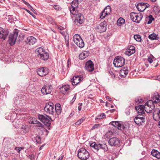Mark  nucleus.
Instances as JSON below:
<instances>
[{
    "instance_id": "1",
    "label": "nucleus",
    "mask_w": 160,
    "mask_h": 160,
    "mask_svg": "<svg viewBox=\"0 0 160 160\" xmlns=\"http://www.w3.org/2000/svg\"><path fill=\"white\" fill-rule=\"evenodd\" d=\"M71 6L70 10L72 14L75 16V22L80 24H82L84 22V18L83 15L77 11L76 7L78 6V3L76 1H73L71 3Z\"/></svg>"
},
{
    "instance_id": "2",
    "label": "nucleus",
    "mask_w": 160,
    "mask_h": 160,
    "mask_svg": "<svg viewBox=\"0 0 160 160\" xmlns=\"http://www.w3.org/2000/svg\"><path fill=\"white\" fill-rule=\"evenodd\" d=\"M35 52L37 53L38 57L42 60L46 61L49 58V54L42 48H37L35 50Z\"/></svg>"
},
{
    "instance_id": "3",
    "label": "nucleus",
    "mask_w": 160,
    "mask_h": 160,
    "mask_svg": "<svg viewBox=\"0 0 160 160\" xmlns=\"http://www.w3.org/2000/svg\"><path fill=\"white\" fill-rule=\"evenodd\" d=\"M77 156L80 159L86 160L89 157L90 154L86 149L84 148H81L78 149Z\"/></svg>"
},
{
    "instance_id": "4",
    "label": "nucleus",
    "mask_w": 160,
    "mask_h": 160,
    "mask_svg": "<svg viewBox=\"0 0 160 160\" xmlns=\"http://www.w3.org/2000/svg\"><path fill=\"white\" fill-rule=\"evenodd\" d=\"M44 110L47 113L50 115H53L55 113L54 104L51 102L47 103L46 104Z\"/></svg>"
},
{
    "instance_id": "5",
    "label": "nucleus",
    "mask_w": 160,
    "mask_h": 160,
    "mask_svg": "<svg viewBox=\"0 0 160 160\" xmlns=\"http://www.w3.org/2000/svg\"><path fill=\"white\" fill-rule=\"evenodd\" d=\"M38 118L40 121L43 122L45 125L48 126H50L52 119L47 115L46 114L39 115Z\"/></svg>"
},
{
    "instance_id": "6",
    "label": "nucleus",
    "mask_w": 160,
    "mask_h": 160,
    "mask_svg": "<svg viewBox=\"0 0 160 160\" xmlns=\"http://www.w3.org/2000/svg\"><path fill=\"white\" fill-rule=\"evenodd\" d=\"M19 31L15 29L13 33L11 34L9 36L8 42L9 44L12 46L14 45L18 37Z\"/></svg>"
},
{
    "instance_id": "7",
    "label": "nucleus",
    "mask_w": 160,
    "mask_h": 160,
    "mask_svg": "<svg viewBox=\"0 0 160 160\" xmlns=\"http://www.w3.org/2000/svg\"><path fill=\"white\" fill-rule=\"evenodd\" d=\"M73 41L74 43L80 48H82L84 46L83 40L81 37L78 34H76L73 36Z\"/></svg>"
},
{
    "instance_id": "8",
    "label": "nucleus",
    "mask_w": 160,
    "mask_h": 160,
    "mask_svg": "<svg viewBox=\"0 0 160 160\" xmlns=\"http://www.w3.org/2000/svg\"><path fill=\"white\" fill-rule=\"evenodd\" d=\"M130 18L134 22L139 23L142 20L143 17L140 13H136L132 12L130 14Z\"/></svg>"
},
{
    "instance_id": "9",
    "label": "nucleus",
    "mask_w": 160,
    "mask_h": 160,
    "mask_svg": "<svg viewBox=\"0 0 160 160\" xmlns=\"http://www.w3.org/2000/svg\"><path fill=\"white\" fill-rule=\"evenodd\" d=\"M125 59L121 57H117L115 58L113 61V64L116 67H121L125 64Z\"/></svg>"
},
{
    "instance_id": "10",
    "label": "nucleus",
    "mask_w": 160,
    "mask_h": 160,
    "mask_svg": "<svg viewBox=\"0 0 160 160\" xmlns=\"http://www.w3.org/2000/svg\"><path fill=\"white\" fill-rule=\"evenodd\" d=\"M90 146L93 147L97 151H98L99 148L103 149L105 151H107L108 150L107 146L105 144H96L95 142H93L91 143Z\"/></svg>"
},
{
    "instance_id": "11",
    "label": "nucleus",
    "mask_w": 160,
    "mask_h": 160,
    "mask_svg": "<svg viewBox=\"0 0 160 160\" xmlns=\"http://www.w3.org/2000/svg\"><path fill=\"white\" fill-rule=\"evenodd\" d=\"M144 107L145 111L148 113H151L152 110L155 109V106L151 101H148L147 102Z\"/></svg>"
},
{
    "instance_id": "12",
    "label": "nucleus",
    "mask_w": 160,
    "mask_h": 160,
    "mask_svg": "<svg viewBox=\"0 0 160 160\" xmlns=\"http://www.w3.org/2000/svg\"><path fill=\"white\" fill-rule=\"evenodd\" d=\"M107 22L105 21L103 22L95 27L97 31L99 33H102L106 31V30Z\"/></svg>"
},
{
    "instance_id": "13",
    "label": "nucleus",
    "mask_w": 160,
    "mask_h": 160,
    "mask_svg": "<svg viewBox=\"0 0 160 160\" xmlns=\"http://www.w3.org/2000/svg\"><path fill=\"white\" fill-rule=\"evenodd\" d=\"M145 117L138 114L134 119L135 122L138 125H140L145 122Z\"/></svg>"
},
{
    "instance_id": "14",
    "label": "nucleus",
    "mask_w": 160,
    "mask_h": 160,
    "mask_svg": "<svg viewBox=\"0 0 160 160\" xmlns=\"http://www.w3.org/2000/svg\"><path fill=\"white\" fill-rule=\"evenodd\" d=\"M109 125H111L121 130H124L125 128V127L122 125V122L120 121H112L110 123Z\"/></svg>"
},
{
    "instance_id": "15",
    "label": "nucleus",
    "mask_w": 160,
    "mask_h": 160,
    "mask_svg": "<svg viewBox=\"0 0 160 160\" xmlns=\"http://www.w3.org/2000/svg\"><path fill=\"white\" fill-rule=\"evenodd\" d=\"M52 87L49 85H44L42 88L41 92L44 95L50 94L52 91Z\"/></svg>"
},
{
    "instance_id": "16",
    "label": "nucleus",
    "mask_w": 160,
    "mask_h": 160,
    "mask_svg": "<svg viewBox=\"0 0 160 160\" xmlns=\"http://www.w3.org/2000/svg\"><path fill=\"white\" fill-rule=\"evenodd\" d=\"M38 74L41 77L47 75L49 72V70L47 68H41L37 70Z\"/></svg>"
},
{
    "instance_id": "17",
    "label": "nucleus",
    "mask_w": 160,
    "mask_h": 160,
    "mask_svg": "<svg viewBox=\"0 0 160 160\" xmlns=\"http://www.w3.org/2000/svg\"><path fill=\"white\" fill-rule=\"evenodd\" d=\"M149 6L150 5L148 3L142 2L138 4L136 6V8L139 11L142 12L144 11L147 8L149 7Z\"/></svg>"
},
{
    "instance_id": "18",
    "label": "nucleus",
    "mask_w": 160,
    "mask_h": 160,
    "mask_svg": "<svg viewBox=\"0 0 160 160\" xmlns=\"http://www.w3.org/2000/svg\"><path fill=\"white\" fill-rule=\"evenodd\" d=\"M85 68L89 72H92L94 70V64L91 60H89L86 63Z\"/></svg>"
},
{
    "instance_id": "19",
    "label": "nucleus",
    "mask_w": 160,
    "mask_h": 160,
    "mask_svg": "<svg viewBox=\"0 0 160 160\" xmlns=\"http://www.w3.org/2000/svg\"><path fill=\"white\" fill-rule=\"evenodd\" d=\"M160 98V94L158 92H156L153 94L151 100H149L152 102V103L153 104L154 103H157L159 102V99Z\"/></svg>"
},
{
    "instance_id": "20",
    "label": "nucleus",
    "mask_w": 160,
    "mask_h": 160,
    "mask_svg": "<svg viewBox=\"0 0 160 160\" xmlns=\"http://www.w3.org/2000/svg\"><path fill=\"white\" fill-rule=\"evenodd\" d=\"M109 144L112 146H118L120 143L119 139L117 138H110L108 141Z\"/></svg>"
},
{
    "instance_id": "21",
    "label": "nucleus",
    "mask_w": 160,
    "mask_h": 160,
    "mask_svg": "<svg viewBox=\"0 0 160 160\" xmlns=\"http://www.w3.org/2000/svg\"><path fill=\"white\" fill-rule=\"evenodd\" d=\"M37 42L36 38L33 36L28 37L25 40L26 43L28 45H32Z\"/></svg>"
},
{
    "instance_id": "22",
    "label": "nucleus",
    "mask_w": 160,
    "mask_h": 160,
    "mask_svg": "<svg viewBox=\"0 0 160 160\" xmlns=\"http://www.w3.org/2000/svg\"><path fill=\"white\" fill-rule=\"evenodd\" d=\"M153 119L157 121L160 119V109L156 108L154 109L153 113Z\"/></svg>"
},
{
    "instance_id": "23",
    "label": "nucleus",
    "mask_w": 160,
    "mask_h": 160,
    "mask_svg": "<svg viewBox=\"0 0 160 160\" xmlns=\"http://www.w3.org/2000/svg\"><path fill=\"white\" fill-rule=\"evenodd\" d=\"M82 80V78L79 76H75L71 79V82L72 85H76L78 84L79 82Z\"/></svg>"
},
{
    "instance_id": "24",
    "label": "nucleus",
    "mask_w": 160,
    "mask_h": 160,
    "mask_svg": "<svg viewBox=\"0 0 160 160\" xmlns=\"http://www.w3.org/2000/svg\"><path fill=\"white\" fill-rule=\"evenodd\" d=\"M136 110L137 111L138 114H140L141 116H143V114L145 113V110L144 105H141L135 107Z\"/></svg>"
},
{
    "instance_id": "25",
    "label": "nucleus",
    "mask_w": 160,
    "mask_h": 160,
    "mask_svg": "<svg viewBox=\"0 0 160 160\" xmlns=\"http://www.w3.org/2000/svg\"><path fill=\"white\" fill-rule=\"evenodd\" d=\"M135 50L134 46H130L128 48L125 52V54L126 55L130 56L135 52Z\"/></svg>"
},
{
    "instance_id": "26",
    "label": "nucleus",
    "mask_w": 160,
    "mask_h": 160,
    "mask_svg": "<svg viewBox=\"0 0 160 160\" xmlns=\"http://www.w3.org/2000/svg\"><path fill=\"white\" fill-rule=\"evenodd\" d=\"M8 34V32L3 28H0V39L5 40Z\"/></svg>"
},
{
    "instance_id": "27",
    "label": "nucleus",
    "mask_w": 160,
    "mask_h": 160,
    "mask_svg": "<svg viewBox=\"0 0 160 160\" xmlns=\"http://www.w3.org/2000/svg\"><path fill=\"white\" fill-rule=\"evenodd\" d=\"M69 86L68 85L63 86L60 88V91L63 94H65L69 90Z\"/></svg>"
},
{
    "instance_id": "28",
    "label": "nucleus",
    "mask_w": 160,
    "mask_h": 160,
    "mask_svg": "<svg viewBox=\"0 0 160 160\" xmlns=\"http://www.w3.org/2000/svg\"><path fill=\"white\" fill-rule=\"evenodd\" d=\"M89 54V52L87 51H85L82 52L79 55V58L80 59L82 60L87 57Z\"/></svg>"
},
{
    "instance_id": "29",
    "label": "nucleus",
    "mask_w": 160,
    "mask_h": 160,
    "mask_svg": "<svg viewBox=\"0 0 160 160\" xmlns=\"http://www.w3.org/2000/svg\"><path fill=\"white\" fill-rule=\"evenodd\" d=\"M55 112L58 115L60 114L61 112L62 109L61 105L58 103H56L55 105Z\"/></svg>"
},
{
    "instance_id": "30",
    "label": "nucleus",
    "mask_w": 160,
    "mask_h": 160,
    "mask_svg": "<svg viewBox=\"0 0 160 160\" xmlns=\"http://www.w3.org/2000/svg\"><path fill=\"white\" fill-rule=\"evenodd\" d=\"M152 155L158 159H160V152L157 150L153 149L151 152Z\"/></svg>"
},
{
    "instance_id": "31",
    "label": "nucleus",
    "mask_w": 160,
    "mask_h": 160,
    "mask_svg": "<svg viewBox=\"0 0 160 160\" xmlns=\"http://www.w3.org/2000/svg\"><path fill=\"white\" fill-rule=\"evenodd\" d=\"M36 127H39L40 128H39V129H40L43 132L45 131L47 132H48L47 130L46 129H45L44 128L43 125L39 121L36 124Z\"/></svg>"
},
{
    "instance_id": "32",
    "label": "nucleus",
    "mask_w": 160,
    "mask_h": 160,
    "mask_svg": "<svg viewBox=\"0 0 160 160\" xmlns=\"http://www.w3.org/2000/svg\"><path fill=\"white\" fill-rule=\"evenodd\" d=\"M128 73V69L127 68L122 69L120 71V74L123 77L126 76Z\"/></svg>"
},
{
    "instance_id": "33",
    "label": "nucleus",
    "mask_w": 160,
    "mask_h": 160,
    "mask_svg": "<svg viewBox=\"0 0 160 160\" xmlns=\"http://www.w3.org/2000/svg\"><path fill=\"white\" fill-rule=\"evenodd\" d=\"M125 20L122 18H120L117 22V25L118 26H121L124 24Z\"/></svg>"
},
{
    "instance_id": "34",
    "label": "nucleus",
    "mask_w": 160,
    "mask_h": 160,
    "mask_svg": "<svg viewBox=\"0 0 160 160\" xmlns=\"http://www.w3.org/2000/svg\"><path fill=\"white\" fill-rule=\"evenodd\" d=\"M148 38L151 40H157L158 38V35L155 33H153L150 35L148 36Z\"/></svg>"
},
{
    "instance_id": "35",
    "label": "nucleus",
    "mask_w": 160,
    "mask_h": 160,
    "mask_svg": "<svg viewBox=\"0 0 160 160\" xmlns=\"http://www.w3.org/2000/svg\"><path fill=\"white\" fill-rule=\"evenodd\" d=\"M21 129L23 133L27 132L28 131V128L27 126L26 125H23L21 127Z\"/></svg>"
},
{
    "instance_id": "36",
    "label": "nucleus",
    "mask_w": 160,
    "mask_h": 160,
    "mask_svg": "<svg viewBox=\"0 0 160 160\" xmlns=\"http://www.w3.org/2000/svg\"><path fill=\"white\" fill-rule=\"evenodd\" d=\"M24 38V36L21 33H20L19 34V35H18V37L17 38V40L18 42H20L22 41Z\"/></svg>"
},
{
    "instance_id": "37",
    "label": "nucleus",
    "mask_w": 160,
    "mask_h": 160,
    "mask_svg": "<svg viewBox=\"0 0 160 160\" xmlns=\"http://www.w3.org/2000/svg\"><path fill=\"white\" fill-rule=\"evenodd\" d=\"M106 12V13L109 14L111 12V8L109 6H108L104 9Z\"/></svg>"
},
{
    "instance_id": "38",
    "label": "nucleus",
    "mask_w": 160,
    "mask_h": 160,
    "mask_svg": "<svg viewBox=\"0 0 160 160\" xmlns=\"http://www.w3.org/2000/svg\"><path fill=\"white\" fill-rule=\"evenodd\" d=\"M114 132L112 130L108 131L106 134V136L107 138H108L112 136Z\"/></svg>"
},
{
    "instance_id": "39",
    "label": "nucleus",
    "mask_w": 160,
    "mask_h": 160,
    "mask_svg": "<svg viewBox=\"0 0 160 160\" xmlns=\"http://www.w3.org/2000/svg\"><path fill=\"white\" fill-rule=\"evenodd\" d=\"M106 118V115L104 113H102L100 115L98 116L95 118V120L101 119Z\"/></svg>"
},
{
    "instance_id": "40",
    "label": "nucleus",
    "mask_w": 160,
    "mask_h": 160,
    "mask_svg": "<svg viewBox=\"0 0 160 160\" xmlns=\"http://www.w3.org/2000/svg\"><path fill=\"white\" fill-rule=\"evenodd\" d=\"M108 15V14L106 13L105 11L103 10L101 12L100 18L101 19H103Z\"/></svg>"
},
{
    "instance_id": "41",
    "label": "nucleus",
    "mask_w": 160,
    "mask_h": 160,
    "mask_svg": "<svg viewBox=\"0 0 160 160\" xmlns=\"http://www.w3.org/2000/svg\"><path fill=\"white\" fill-rule=\"evenodd\" d=\"M134 38L137 41L140 42L141 40V36L139 35H135L134 36Z\"/></svg>"
},
{
    "instance_id": "42",
    "label": "nucleus",
    "mask_w": 160,
    "mask_h": 160,
    "mask_svg": "<svg viewBox=\"0 0 160 160\" xmlns=\"http://www.w3.org/2000/svg\"><path fill=\"white\" fill-rule=\"evenodd\" d=\"M85 118L84 117L81 118V119L79 120L77 122L75 123V124L76 125H80L81 123H82L85 120Z\"/></svg>"
},
{
    "instance_id": "43",
    "label": "nucleus",
    "mask_w": 160,
    "mask_h": 160,
    "mask_svg": "<svg viewBox=\"0 0 160 160\" xmlns=\"http://www.w3.org/2000/svg\"><path fill=\"white\" fill-rule=\"evenodd\" d=\"M48 22L51 24H54V21L52 18L50 17H48L47 18Z\"/></svg>"
},
{
    "instance_id": "44",
    "label": "nucleus",
    "mask_w": 160,
    "mask_h": 160,
    "mask_svg": "<svg viewBox=\"0 0 160 160\" xmlns=\"http://www.w3.org/2000/svg\"><path fill=\"white\" fill-rule=\"evenodd\" d=\"M35 139L36 142L38 144H40L41 143V137L39 136H37L36 137Z\"/></svg>"
},
{
    "instance_id": "45",
    "label": "nucleus",
    "mask_w": 160,
    "mask_h": 160,
    "mask_svg": "<svg viewBox=\"0 0 160 160\" xmlns=\"http://www.w3.org/2000/svg\"><path fill=\"white\" fill-rule=\"evenodd\" d=\"M143 101V100L141 98L139 97L136 99L135 102L136 103H141Z\"/></svg>"
},
{
    "instance_id": "46",
    "label": "nucleus",
    "mask_w": 160,
    "mask_h": 160,
    "mask_svg": "<svg viewBox=\"0 0 160 160\" xmlns=\"http://www.w3.org/2000/svg\"><path fill=\"white\" fill-rule=\"evenodd\" d=\"M148 18H149V21L148 22V24H149L151 23L153 20L154 19V18L152 17L151 15L149 16Z\"/></svg>"
},
{
    "instance_id": "47",
    "label": "nucleus",
    "mask_w": 160,
    "mask_h": 160,
    "mask_svg": "<svg viewBox=\"0 0 160 160\" xmlns=\"http://www.w3.org/2000/svg\"><path fill=\"white\" fill-rule=\"evenodd\" d=\"M32 121H31V122H30L31 124H36L38 122V121L36 120L34 118H32Z\"/></svg>"
},
{
    "instance_id": "48",
    "label": "nucleus",
    "mask_w": 160,
    "mask_h": 160,
    "mask_svg": "<svg viewBox=\"0 0 160 160\" xmlns=\"http://www.w3.org/2000/svg\"><path fill=\"white\" fill-rule=\"evenodd\" d=\"M65 44L66 46L67 47H68L69 46V39L68 38H65Z\"/></svg>"
},
{
    "instance_id": "49",
    "label": "nucleus",
    "mask_w": 160,
    "mask_h": 160,
    "mask_svg": "<svg viewBox=\"0 0 160 160\" xmlns=\"http://www.w3.org/2000/svg\"><path fill=\"white\" fill-rule=\"evenodd\" d=\"M59 32L62 35V36L65 37V38L66 37L67 35V33L65 31H60Z\"/></svg>"
},
{
    "instance_id": "50",
    "label": "nucleus",
    "mask_w": 160,
    "mask_h": 160,
    "mask_svg": "<svg viewBox=\"0 0 160 160\" xmlns=\"http://www.w3.org/2000/svg\"><path fill=\"white\" fill-rule=\"evenodd\" d=\"M53 8L56 10L57 11L59 10L60 9L59 6L57 5H54L53 6Z\"/></svg>"
},
{
    "instance_id": "51",
    "label": "nucleus",
    "mask_w": 160,
    "mask_h": 160,
    "mask_svg": "<svg viewBox=\"0 0 160 160\" xmlns=\"http://www.w3.org/2000/svg\"><path fill=\"white\" fill-rule=\"evenodd\" d=\"M159 8L157 6H155L153 7V10L154 12H155L156 13L157 12V11L159 10Z\"/></svg>"
},
{
    "instance_id": "52",
    "label": "nucleus",
    "mask_w": 160,
    "mask_h": 160,
    "mask_svg": "<svg viewBox=\"0 0 160 160\" xmlns=\"http://www.w3.org/2000/svg\"><path fill=\"white\" fill-rule=\"evenodd\" d=\"M99 126V124H96L94 125L92 128V130H93L95 128H97Z\"/></svg>"
},
{
    "instance_id": "53",
    "label": "nucleus",
    "mask_w": 160,
    "mask_h": 160,
    "mask_svg": "<svg viewBox=\"0 0 160 160\" xmlns=\"http://www.w3.org/2000/svg\"><path fill=\"white\" fill-rule=\"evenodd\" d=\"M79 106L78 107V110L79 111H80L82 109V103H80L78 104Z\"/></svg>"
},
{
    "instance_id": "54",
    "label": "nucleus",
    "mask_w": 160,
    "mask_h": 160,
    "mask_svg": "<svg viewBox=\"0 0 160 160\" xmlns=\"http://www.w3.org/2000/svg\"><path fill=\"white\" fill-rule=\"evenodd\" d=\"M28 8H29L31 10H32V11L34 13H35V11L33 8L32 7L31 5L29 6Z\"/></svg>"
},
{
    "instance_id": "55",
    "label": "nucleus",
    "mask_w": 160,
    "mask_h": 160,
    "mask_svg": "<svg viewBox=\"0 0 160 160\" xmlns=\"http://www.w3.org/2000/svg\"><path fill=\"white\" fill-rule=\"evenodd\" d=\"M148 61L150 63H151L152 62V59L150 58H148Z\"/></svg>"
},
{
    "instance_id": "56",
    "label": "nucleus",
    "mask_w": 160,
    "mask_h": 160,
    "mask_svg": "<svg viewBox=\"0 0 160 160\" xmlns=\"http://www.w3.org/2000/svg\"><path fill=\"white\" fill-rule=\"evenodd\" d=\"M76 95H74V96L73 97L72 100L71 101V102H72V103L75 100H76Z\"/></svg>"
},
{
    "instance_id": "57",
    "label": "nucleus",
    "mask_w": 160,
    "mask_h": 160,
    "mask_svg": "<svg viewBox=\"0 0 160 160\" xmlns=\"http://www.w3.org/2000/svg\"><path fill=\"white\" fill-rule=\"evenodd\" d=\"M22 148H17V149H16V150L18 152H19L20 151H21V149H22Z\"/></svg>"
},
{
    "instance_id": "58",
    "label": "nucleus",
    "mask_w": 160,
    "mask_h": 160,
    "mask_svg": "<svg viewBox=\"0 0 160 160\" xmlns=\"http://www.w3.org/2000/svg\"><path fill=\"white\" fill-rule=\"evenodd\" d=\"M29 157L31 159H32L34 158V155L33 154H32L31 155H29Z\"/></svg>"
},
{
    "instance_id": "59",
    "label": "nucleus",
    "mask_w": 160,
    "mask_h": 160,
    "mask_svg": "<svg viewBox=\"0 0 160 160\" xmlns=\"http://www.w3.org/2000/svg\"><path fill=\"white\" fill-rule=\"evenodd\" d=\"M106 99L107 100H108L109 101H111L112 100L111 98H110L109 96H107L106 97Z\"/></svg>"
},
{
    "instance_id": "60",
    "label": "nucleus",
    "mask_w": 160,
    "mask_h": 160,
    "mask_svg": "<svg viewBox=\"0 0 160 160\" xmlns=\"http://www.w3.org/2000/svg\"><path fill=\"white\" fill-rule=\"evenodd\" d=\"M58 29L60 31H62V30L64 29V28L63 27L61 26H60L58 27Z\"/></svg>"
},
{
    "instance_id": "61",
    "label": "nucleus",
    "mask_w": 160,
    "mask_h": 160,
    "mask_svg": "<svg viewBox=\"0 0 160 160\" xmlns=\"http://www.w3.org/2000/svg\"><path fill=\"white\" fill-rule=\"evenodd\" d=\"M25 10L31 15H32V13L31 12H30L29 10L26 9H25Z\"/></svg>"
},
{
    "instance_id": "62",
    "label": "nucleus",
    "mask_w": 160,
    "mask_h": 160,
    "mask_svg": "<svg viewBox=\"0 0 160 160\" xmlns=\"http://www.w3.org/2000/svg\"><path fill=\"white\" fill-rule=\"evenodd\" d=\"M63 157V155H61L58 159V160H62Z\"/></svg>"
},
{
    "instance_id": "63",
    "label": "nucleus",
    "mask_w": 160,
    "mask_h": 160,
    "mask_svg": "<svg viewBox=\"0 0 160 160\" xmlns=\"http://www.w3.org/2000/svg\"><path fill=\"white\" fill-rule=\"evenodd\" d=\"M63 157V155H61L58 159V160H62Z\"/></svg>"
},
{
    "instance_id": "64",
    "label": "nucleus",
    "mask_w": 160,
    "mask_h": 160,
    "mask_svg": "<svg viewBox=\"0 0 160 160\" xmlns=\"http://www.w3.org/2000/svg\"><path fill=\"white\" fill-rule=\"evenodd\" d=\"M155 79H157L159 81L160 80V76H158L157 77V78H155Z\"/></svg>"
}]
</instances>
